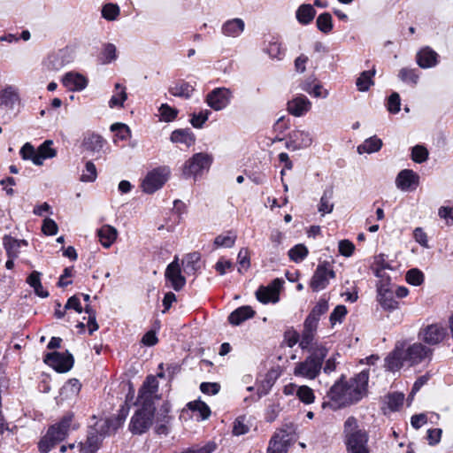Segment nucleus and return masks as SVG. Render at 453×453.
I'll return each instance as SVG.
<instances>
[{"instance_id":"obj_16","label":"nucleus","mask_w":453,"mask_h":453,"mask_svg":"<svg viewBox=\"0 0 453 453\" xmlns=\"http://www.w3.org/2000/svg\"><path fill=\"white\" fill-rule=\"evenodd\" d=\"M165 279L170 281L173 288L176 291L180 290L186 284V279L181 274L180 265L178 257L170 263L165 272Z\"/></svg>"},{"instance_id":"obj_42","label":"nucleus","mask_w":453,"mask_h":453,"mask_svg":"<svg viewBox=\"0 0 453 453\" xmlns=\"http://www.w3.org/2000/svg\"><path fill=\"white\" fill-rule=\"evenodd\" d=\"M398 78L403 82L416 85L419 79V73L417 69L403 67L400 69Z\"/></svg>"},{"instance_id":"obj_61","label":"nucleus","mask_w":453,"mask_h":453,"mask_svg":"<svg viewBox=\"0 0 453 453\" xmlns=\"http://www.w3.org/2000/svg\"><path fill=\"white\" fill-rule=\"evenodd\" d=\"M401 100L398 93L394 92L388 100V111L393 114L398 113L400 111Z\"/></svg>"},{"instance_id":"obj_23","label":"nucleus","mask_w":453,"mask_h":453,"mask_svg":"<svg viewBox=\"0 0 453 453\" xmlns=\"http://www.w3.org/2000/svg\"><path fill=\"white\" fill-rule=\"evenodd\" d=\"M244 27L245 24L242 19H232L222 25L221 33L226 37L235 38L241 35Z\"/></svg>"},{"instance_id":"obj_27","label":"nucleus","mask_w":453,"mask_h":453,"mask_svg":"<svg viewBox=\"0 0 453 453\" xmlns=\"http://www.w3.org/2000/svg\"><path fill=\"white\" fill-rule=\"evenodd\" d=\"M386 367L389 371L399 370L403 364L406 362L403 349H395L390 355H388L385 360Z\"/></svg>"},{"instance_id":"obj_2","label":"nucleus","mask_w":453,"mask_h":453,"mask_svg":"<svg viewBox=\"0 0 453 453\" xmlns=\"http://www.w3.org/2000/svg\"><path fill=\"white\" fill-rule=\"evenodd\" d=\"M327 353L328 349L323 344L311 346L310 355L303 361L295 365L293 374L306 380H315L320 374Z\"/></svg>"},{"instance_id":"obj_53","label":"nucleus","mask_w":453,"mask_h":453,"mask_svg":"<svg viewBox=\"0 0 453 453\" xmlns=\"http://www.w3.org/2000/svg\"><path fill=\"white\" fill-rule=\"evenodd\" d=\"M211 111L209 110L201 111L198 113H193L190 123L196 128H201L207 121Z\"/></svg>"},{"instance_id":"obj_63","label":"nucleus","mask_w":453,"mask_h":453,"mask_svg":"<svg viewBox=\"0 0 453 453\" xmlns=\"http://www.w3.org/2000/svg\"><path fill=\"white\" fill-rule=\"evenodd\" d=\"M58 226L51 219H45L42 226V231L46 235H55L58 233Z\"/></svg>"},{"instance_id":"obj_37","label":"nucleus","mask_w":453,"mask_h":453,"mask_svg":"<svg viewBox=\"0 0 453 453\" xmlns=\"http://www.w3.org/2000/svg\"><path fill=\"white\" fill-rule=\"evenodd\" d=\"M81 388V384L77 379H71L60 389V395L63 399L73 398L76 396Z\"/></svg>"},{"instance_id":"obj_9","label":"nucleus","mask_w":453,"mask_h":453,"mask_svg":"<svg viewBox=\"0 0 453 453\" xmlns=\"http://www.w3.org/2000/svg\"><path fill=\"white\" fill-rule=\"evenodd\" d=\"M294 432L292 424H286L275 432L270 440L268 453H286L289 445L290 435Z\"/></svg>"},{"instance_id":"obj_19","label":"nucleus","mask_w":453,"mask_h":453,"mask_svg":"<svg viewBox=\"0 0 453 453\" xmlns=\"http://www.w3.org/2000/svg\"><path fill=\"white\" fill-rule=\"evenodd\" d=\"M421 339L427 344L435 345L440 343L446 335V330L438 324L427 326L420 333Z\"/></svg>"},{"instance_id":"obj_50","label":"nucleus","mask_w":453,"mask_h":453,"mask_svg":"<svg viewBox=\"0 0 453 453\" xmlns=\"http://www.w3.org/2000/svg\"><path fill=\"white\" fill-rule=\"evenodd\" d=\"M406 281L413 286H419L424 281V273L418 268H412L406 273Z\"/></svg>"},{"instance_id":"obj_40","label":"nucleus","mask_w":453,"mask_h":453,"mask_svg":"<svg viewBox=\"0 0 453 453\" xmlns=\"http://www.w3.org/2000/svg\"><path fill=\"white\" fill-rule=\"evenodd\" d=\"M375 74V70L364 71L357 79L356 86L359 91H367L372 85H373L372 76Z\"/></svg>"},{"instance_id":"obj_7","label":"nucleus","mask_w":453,"mask_h":453,"mask_svg":"<svg viewBox=\"0 0 453 453\" xmlns=\"http://www.w3.org/2000/svg\"><path fill=\"white\" fill-rule=\"evenodd\" d=\"M212 163V157L207 153L199 152L186 161L182 173L185 177L196 176L203 170H208Z\"/></svg>"},{"instance_id":"obj_18","label":"nucleus","mask_w":453,"mask_h":453,"mask_svg":"<svg viewBox=\"0 0 453 453\" xmlns=\"http://www.w3.org/2000/svg\"><path fill=\"white\" fill-rule=\"evenodd\" d=\"M403 353L406 362L413 365L421 363L426 357H429L432 350L422 343L417 342L408 347L407 349H403Z\"/></svg>"},{"instance_id":"obj_5","label":"nucleus","mask_w":453,"mask_h":453,"mask_svg":"<svg viewBox=\"0 0 453 453\" xmlns=\"http://www.w3.org/2000/svg\"><path fill=\"white\" fill-rule=\"evenodd\" d=\"M71 421V417H65L58 424L49 428L46 435L39 442V449L42 453H48L56 443L67 436Z\"/></svg>"},{"instance_id":"obj_32","label":"nucleus","mask_w":453,"mask_h":453,"mask_svg":"<svg viewBox=\"0 0 453 453\" xmlns=\"http://www.w3.org/2000/svg\"><path fill=\"white\" fill-rule=\"evenodd\" d=\"M27 283L34 288L36 296L42 298L49 296V292L45 290L41 282V273L33 271L27 279Z\"/></svg>"},{"instance_id":"obj_12","label":"nucleus","mask_w":453,"mask_h":453,"mask_svg":"<svg viewBox=\"0 0 453 453\" xmlns=\"http://www.w3.org/2000/svg\"><path fill=\"white\" fill-rule=\"evenodd\" d=\"M158 381L153 375H149L139 390L137 402L139 404L149 403L154 406V399L157 398Z\"/></svg>"},{"instance_id":"obj_17","label":"nucleus","mask_w":453,"mask_h":453,"mask_svg":"<svg viewBox=\"0 0 453 453\" xmlns=\"http://www.w3.org/2000/svg\"><path fill=\"white\" fill-rule=\"evenodd\" d=\"M171 406L168 402H165L156 413L155 431L157 434H168L170 431V423L172 417L169 415Z\"/></svg>"},{"instance_id":"obj_25","label":"nucleus","mask_w":453,"mask_h":453,"mask_svg":"<svg viewBox=\"0 0 453 453\" xmlns=\"http://www.w3.org/2000/svg\"><path fill=\"white\" fill-rule=\"evenodd\" d=\"M254 314L255 311L250 306H242L230 313L228 321L234 326H239L245 320L252 318Z\"/></svg>"},{"instance_id":"obj_14","label":"nucleus","mask_w":453,"mask_h":453,"mask_svg":"<svg viewBox=\"0 0 453 453\" xmlns=\"http://www.w3.org/2000/svg\"><path fill=\"white\" fill-rule=\"evenodd\" d=\"M334 277V272L331 269H328L326 264L319 265L311 280L310 287L313 291H320L327 287L329 284V279Z\"/></svg>"},{"instance_id":"obj_15","label":"nucleus","mask_w":453,"mask_h":453,"mask_svg":"<svg viewBox=\"0 0 453 453\" xmlns=\"http://www.w3.org/2000/svg\"><path fill=\"white\" fill-rule=\"evenodd\" d=\"M312 142V136L308 131L294 130L288 134L286 148L295 151L310 147Z\"/></svg>"},{"instance_id":"obj_22","label":"nucleus","mask_w":453,"mask_h":453,"mask_svg":"<svg viewBox=\"0 0 453 453\" xmlns=\"http://www.w3.org/2000/svg\"><path fill=\"white\" fill-rule=\"evenodd\" d=\"M62 83L71 91H81L87 87L88 80L80 73L69 72L63 77Z\"/></svg>"},{"instance_id":"obj_13","label":"nucleus","mask_w":453,"mask_h":453,"mask_svg":"<svg viewBox=\"0 0 453 453\" xmlns=\"http://www.w3.org/2000/svg\"><path fill=\"white\" fill-rule=\"evenodd\" d=\"M283 284V280L277 278L274 279L268 286L260 287L257 292V299L263 303H277L279 301V293Z\"/></svg>"},{"instance_id":"obj_8","label":"nucleus","mask_w":453,"mask_h":453,"mask_svg":"<svg viewBox=\"0 0 453 453\" xmlns=\"http://www.w3.org/2000/svg\"><path fill=\"white\" fill-rule=\"evenodd\" d=\"M233 98V91L229 88L219 87L213 88L205 96V103L216 111L224 110Z\"/></svg>"},{"instance_id":"obj_47","label":"nucleus","mask_w":453,"mask_h":453,"mask_svg":"<svg viewBox=\"0 0 453 453\" xmlns=\"http://www.w3.org/2000/svg\"><path fill=\"white\" fill-rule=\"evenodd\" d=\"M121 426L120 418H107L100 426L101 435H108L114 433Z\"/></svg>"},{"instance_id":"obj_64","label":"nucleus","mask_w":453,"mask_h":453,"mask_svg":"<svg viewBox=\"0 0 453 453\" xmlns=\"http://www.w3.org/2000/svg\"><path fill=\"white\" fill-rule=\"evenodd\" d=\"M216 449V444L214 442H208L207 444L199 448H188L183 450L181 453H212Z\"/></svg>"},{"instance_id":"obj_28","label":"nucleus","mask_w":453,"mask_h":453,"mask_svg":"<svg viewBox=\"0 0 453 453\" xmlns=\"http://www.w3.org/2000/svg\"><path fill=\"white\" fill-rule=\"evenodd\" d=\"M316 15V10L310 4H301L296 12L297 21L302 25L310 24Z\"/></svg>"},{"instance_id":"obj_51","label":"nucleus","mask_w":453,"mask_h":453,"mask_svg":"<svg viewBox=\"0 0 453 453\" xmlns=\"http://www.w3.org/2000/svg\"><path fill=\"white\" fill-rule=\"evenodd\" d=\"M428 150L422 145H416L411 149V159L418 164L426 161Z\"/></svg>"},{"instance_id":"obj_1","label":"nucleus","mask_w":453,"mask_h":453,"mask_svg":"<svg viewBox=\"0 0 453 453\" xmlns=\"http://www.w3.org/2000/svg\"><path fill=\"white\" fill-rule=\"evenodd\" d=\"M369 371L364 370L349 380L342 375L327 392V396L338 407H345L359 402L367 394Z\"/></svg>"},{"instance_id":"obj_30","label":"nucleus","mask_w":453,"mask_h":453,"mask_svg":"<svg viewBox=\"0 0 453 453\" xmlns=\"http://www.w3.org/2000/svg\"><path fill=\"white\" fill-rule=\"evenodd\" d=\"M418 175L411 170H402L395 180L397 188L407 190L418 180Z\"/></svg>"},{"instance_id":"obj_45","label":"nucleus","mask_w":453,"mask_h":453,"mask_svg":"<svg viewBox=\"0 0 453 453\" xmlns=\"http://www.w3.org/2000/svg\"><path fill=\"white\" fill-rule=\"evenodd\" d=\"M120 9L117 4L108 3L102 7L101 14L109 21L116 20L119 16Z\"/></svg>"},{"instance_id":"obj_6","label":"nucleus","mask_w":453,"mask_h":453,"mask_svg":"<svg viewBox=\"0 0 453 453\" xmlns=\"http://www.w3.org/2000/svg\"><path fill=\"white\" fill-rule=\"evenodd\" d=\"M141 406L132 417L129 424V429L134 434L145 433L152 425L155 406H150L149 403L141 404Z\"/></svg>"},{"instance_id":"obj_46","label":"nucleus","mask_w":453,"mask_h":453,"mask_svg":"<svg viewBox=\"0 0 453 453\" xmlns=\"http://www.w3.org/2000/svg\"><path fill=\"white\" fill-rule=\"evenodd\" d=\"M308 249L303 244H296L288 250L290 260L299 263L308 256Z\"/></svg>"},{"instance_id":"obj_31","label":"nucleus","mask_w":453,"mask_h":453,"mask_svg":"<svg viewBox=\"0 0 453 453\" xmlns=\"http://www.w3.org/2000/svg\"><path fill=\"white\" fill-rule=\"evenodd\" d=\"M334 196V189L333 187H329L324 190V193L320 198L318 211L322 214L331 213L334 210V204L332 203V199Z\"/></svg>"},{"instance_id":"obj_34","label":"nucleus","mask_w":453,"mask_h":453,"mask_svg":"<svg viewBox=\"0 0 453 453\" xmlns=\"http://www.w3.org/2000/svg\"><path fill=\"white\" fill-rule=\"evenodd\" d=\"M105 143L104 139L96 134H90L86 136L83 140V147L87 150H90L93 152H99Z\"/></svg>"},{"instance_id":"obj_49","label":"nucleus","mask_w":453,"mask_h":453,"mask_svg":"<svg viewBox=\"0 0 453 453\" xmlns=\"http://www.w3.org/2000/svg\"><path fill=\"white\" fill-rule=\"evenodd\" d=\"M297 397L302 403L305 404H311L315 400L313 390L305 385L300 386L298 388Z\"/></svg>"},{"instance_id":"obj_54","label":"nucleus","mask_w":453,"mask_h":453,"mask_svg":"<svg viewBox=\"0 0 453 453\" xmlns=\"http://www.w3.org/2000/svg\"><path fill=\"white\" fill-rule=\"evenodd\" d=\"M265 50L272 58L280 59L283 55L281 45L277 40L269 42Z\"/></svg>"},{"instance_id":"obj_48","label":"nucleus","mask_w":453,"mask_h":453,"mask_svg":"<svg viewBox=\"0 0 453 453\" xmlns=\"http://www.w3.org/2000/svg\"><path fill=\"white\" fill-rule=\"evenodd\" d=\"M316 332L309 331L303 329L302 332L301 341L299 342V346L303 350H308L310 352V349L311 346H315V344H319L314 342Z\"/></svg>"},{"instance_id":"obj_36","label":"nucleus","mask_w":453,"mask_h":453,"mask_svg":"<svg viewBox=\"0 0 453 453\" xmlns=\"http://www.w3.org/2000/svg\"><path fill=\"white\" fill-rule=\"evenodd\" d=\"M52 141L46 140L42 145L39 146L37 153L39 155L35 161V165H42L43 160L47 158H52L56 156V150L51 148Z\"/></svg>"},{"instance_id":"obj_11","label":"nucleus","mask_w":453,"mask_h":453,"mask_svg":"<svg viewBox=\"0 0 453 453\" xmlns=\"http://www.w3.org/2000/svg\"><path fill=\"white\" fill-rule=\"evenodd\" d=\"M44 363L51 366L58 372H66L73 366V357L68 351L60 353L58 351L47 353L43 359Z\"/></svg>"},{"instance_id":"obj_20","label":"nucleus","mask_w":453,"mask_h":453,"mask_svg":"<svg viewBox=\"0 0 453 453\" xmlns=\"http://www.w3.org/2000/svg\"><path fill=\"white\" fill-rule=\"evenodd\" d=\"M311 108V102L303 95H298L288 103V112L295 117H301Z\"/></svg>"},{"instance_id":"obj_38","label":"nucleus","mask_w":453,"mask_h":453,"mask_svg":"<svg viewBox=\"0 0 453 453\" xmlns=\"http://www.w3.org/2000/svg\"><path fill=\"white\" fill-rule=\"evenodd\" d=\"M195 88L188 82L175 84L169 88V92L173 96L183 97L188 99L191 97Z\"/></svg>"},{"instance_id":"obj_3","label":"nucleus","mask_w":453,"mask_h":453,"mask_svg":"<svg viewBox=\"0 0 453 453\" xmlns=\"http://www.w3.org/2000/svg\"><path fill=\"white\" fill-rule=\"evenodd\" d=\"M347 453H369L368 434L361 429L354 417H349L343 426Z\"/></svg>"},{"instance_id":"obj_39","label":"nucleus","mask_w":453,"mask_h":453,"mask_svg":"<svg viewBox=\"0 0 453 453\" xmlns=\"http://www.w3.org/2000/svg\"><path fill=\"white\" fill-rule=\"evenodd\" d=\"M101 434H99L98 431L96 428H90L88 431L87 440L85 442H80V445L85 446L88 449H91V451H97L100 443H101Z\"/></svg>"},{"instance_id":"obj_55","label":"nucleus","mask_w":453,"mask_h":453,"mask_svg":"<svg viewBox=\"0 0 453 453\" xmlns=\"http://www.w3.org/2000/svg\"><path fill=\"white\" fill-rule=\"evenodd\" d=\"M161 119L165 122L173 121L178 115V110L172 108L167 104H163L159 108Z\"/></svg>"},{"instance_id":"obj_4","label":"nucleus","mask_w":453,"mask_h":453,"mask_svg":"<svg viewBox=\"0 0 453 453\" xmlns=\"http://www.w3.org/2000/svg\"><path fill=\"white\" fill-rule=\"evenodd\" d=\"M19 91L14 85H5L0 89V118L10 120L20 104Z\"/></svg>"},{"instance_id":"obj_41","label":"nucleus","mask_w":453,"mask_h":453,"mask_svg":"<svg viewBox=\"0 0 453 453\" xmlns=\"http://www.w3.org/2000/svg\"><path fill=\"white\" fill-rule=\"evenodd\" d=\"M378 302L384 310L394 311L398 308V302L395 299V293L393 290L377 296Z\"/></svg>"},{"instance_id":"obj_33","label":"nucleus","mask_w":453,"mask_h":453,"mask_svg":"<svg viewBox=\"0 0 453 453\" xmlns=\"http://www.w3.org/2000/svg\"><path fill=\"white\" fill-rule=\"evenodd\" d=\"M201 256L197 252H193L186 255L181 261L184 272L188 274H195L199 268V261Z\"/></svg>"},{"instance_id":"obj_21","label":"nucleus","mask_w":453,"mask_h":453,"mask_svg":"<svg viewBox=\"0 0 453 453\" xmlns=\"http://www.w3.org/2000/svg\"><path fill=\"white\" fill-rule=\"evenodd\" d=\"M438 54L430 47L421 49L416 56V62L419 67L427 69L438 64Z\"/></svg>"},{"instance_id":"obj_29","label":"nucleus","mask_w":453,"mask_h":453,"mask_svg":"<svg viewBox=\"0 0 453 453\" xmlns=\"http://www.w3.org/2000/svg\"><path fill=\"white\" fill-rule=\"evenodd\" d=\"M3 244L6 250L7 256L11 257H18L20 245H27L25 240H17L9 235H5L3 239Z\"/></svg>"},{"instance_id":"obj_60","label":"nucleus","mask_w":453,"mask_h":453,"mask_svg":"<svg viewBox=\"0 0 453 453\" xmlns=\"http://www.w3.org/2000/svg\"><path fill=\"white\" fill-rule=\"evenodd\" d=\"M96 168L95 165L88 161L85 166V173L81 175V180L83 182H92L96 179Z\"/></svg>"},{"instance_id":"obj_56","label":"nucleus","mask_w":453,"mask_h":453,"mask_svg":"<svg viewBox=\"0 0 453 453\" xmlns=\"http://www.w3.org/2000/svg\"><path fill=\"white\" fill-rule=\"evenodd\" d=\"M104 63L109 64L117 59V48L113 43H105L103 48Z\"/></svg>"},{"instance_id":"obj_57","label":"nucleus","mask_w":453,"mask_h":453,"mask_svg":"<svg viewBox=\"0 0 453 453\" xmlns=\"http://www.w3.org/2000/svg\"><path fill=\"white\" fill-rule=\"evenodd\" d=\"M188 408L192 411H197L200 412L203 419H206L211 415V410L209 406L201 401H195L188 403Z\"/></svg>"},{"instance_id":"obj_10","label":"nucleus","mask_w":453,"mask_h":453,"mask_svg":"<svg viewBox=\"0 0 453 453\" xmlns=\"http://www.w3.org/2000/svg\"><path fill=\"white\" fill-rule=\"evenodd\" d=\"M170 170L167 167L156 168L150 172L142 183L145 193L152 194L161 188L168 179Z\"/></svg>"},{"instance_id":"obj_59","label":"nucleus","mask_w":453,"mask_h":453,"mask_svg":"<svg viewBox=\"0 0 453 453\" xmlns=\"http://www.w3.org/2000/svg\"><path fill=\"white\" fill-rule=\"evenodd\" d=\"M235 240L236 236L234 234L218 235L214 240V244L216 247L231 248L234 246Z\"/></svg>"},{"instance_id":"obj_52","label":"nucleus","mask_w":453,"mask_h":453,"mask_svg":"<svg viewBox=\"0 0 453 453\" xmlns=\"http://www.w3.org/2000/svg\"><path fill=\"white\" fill-rule=\"evenodd\" d=\"M19 153L24 160H31L34 164L36 157H39L37 150H35L34 146L29 142H26L21 147Z\"/></svg>"},{"instance_id":"obj_24","label":"nucleus","mask_w":453,"mask_h":453,"mask_svg":"<svg viewBox=\"0 0 453 453\" xmlns=\"http://www.w3.org/2000/svg\"><path fill=\"white\" fill-rule=\"evenodd\" d=\"M97 236L104 248H110L118 236L117 229L110 225H104L97 230Z\"/></svg>"},{"instance_id":"obj_44","label":"nucleus","mask_w":453,"mask_h":453,"mask_svg":"<svg viewBox=\"0 0 453 453\" xmlns=\"http://www.w3.org/2000/svg\"><path fill=\"white\" fill-rule=\"evenodd\" d=\"M317 27L324 34H328L333 29V19L329 12L319 14L316 20Z\"/></svg>"},{"instance_id":"obj_43","label":"nucleus","mask_w":453,"mask_h":453,"mask_svg":"<svg viewBox=\"0 0 453 453\" xmlns=\"http://www.w3.org/2000/svg\"><path fill=\"white\" fill-rule=\"evenodd\" d=\"M115 90L117 91L109 101V106L111 108L116 106H122L124 102L127 98V95L126 93V88L119 83L115 84Z\"/></svg>"},{"instance_id":"obj_62","label":"nucleus","mask_w":453,"mask_h":453,"mask_svg":"<svg viewBox=\"0 0 453 453\" xmlns=\"http://www.w3.org/2000/svg\"><path fill=\"white\" fill-rule=\"evenodd\" d=\"M111 131L116 132V135L121 140H127L130 136L129 127L122 123H114L111 126Z\"/></svg>"},{"instance_id":"obj_26","label":"nucleus","mask_w":453,"mask_h":453,"mask_svg":"<svg viewBox=\"0 0 453 453\" xmlns=\"http://www.w3.org/2000/svg\"><path fill=\"white\" fill-rule=\"evenodd\" d=\"M171 142L175 143H183L190 147L195 143L196 137L189 128L176 129L171 134Z\"/></svg>"},{"instance_id":"obj_58","label":"nucleus","mask_w":453,"mask_h":453,"mask_svg":"<svg viewBox=\"0 0 453 453\" xmlns=\"http://www.w3.org/2000/svg\"><path fill=\"white\" fill-rule=\"evenodd\" d=\"M404 395L402 393H393L388 395V406L391 411H397L403 405Z\"/></svg>"},{"instance_id":"obj_35","label":"nucleus","mask_w":453,"mask_h":453,"mask_svg":"<svg viewBox=\"0 0 453 453\" xmlns=\"http://www.w3.org/2000/svg\"><path fill=\"white\" fill-rule=\"evenodd\" d=\"M382 141L376 135L366 139L362 144L357 147V152L363 153H373L379 151L382 147Z\"/></svg>"}]
</instances>
